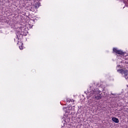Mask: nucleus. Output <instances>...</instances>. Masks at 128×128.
<instances>
[{"instance_id": "nucleus-1", "label": "nucleus", "mask_w": 128, "mask_h": 128, "mask_svg": "<svg viewBox=\"0 0 128 128\" xmlns=\"http://www.w3.org/2000/svg\"><path fill=\"white\" fill-rule=\"evenodd\" d=\"M102 93L100 90H96L93 93V98L94 100H98L102 99Z\"/></svg>"}, {"instance_id": "nucleus-2", "label": "nucleus", "mask_w": 128, "mask_h": 128, "mask_svg": "<svg viewBox=\"0 0 128 128\" xmlns=\"http://www.w3.org/2000/svg\"><path fill=\"white\" fill-rule=\"evenodd\" d=\"M113 52H116V54H124V52L120 50H118L116 48H114Z\"/></svg>"}, {"instance_id": "nucleus-3", "label": "nucleus", "mask_w": 128, "mask_h": 128, "mask_svg": "<svg viewBox=\"0 0 128 128\" xmlns=\"http://www.w3.org/2000/svg\"><path fill=\"white\" fill-rule=\"evenodd\" d=\"M112 120L114 122H116V124H118V122H120V120H118V118L116 117H113L112 118Z\"/></svg>"}, {"instance_id": "nucleus-4", "label": "nucleus", "mask_w": 128, "mask_h": 128, "mask_svg": "<svg viewBox=\"0 0 128 128\" xmlns=\"http://www.w3.org/2000/svg\"><path fill=\"white\" fill-rule=\"evenodd\" d=\"M124 76L126 80H128V70H124Z\"/></svg>"}, {"instance_id": "nucleus-5", "label": "nucleus", "mask_w": 128, "mask_h": 128, "mask_svg": "<svg viewBox=\"0 0 128 128\" xmlns=\"http://www.w3.org/2000/svg\"><path fill=\"white\" fill-rule=\"evenodd\" d=\"M40 2H36L34 4V8H40Z\"/></svg>"}, {"instance_id": "nucleus-6", "label": "nucleus", "mask_w": 128, "mask_h": 128, "mask_svg": "<svg viewBox=\"0 0 128 128\" xmlns=\"http://www.w3.org/2000/svg\"><path fill=\"white\" fill-rule=\"evenodd\" d=\"M16 36H17V38H22V36H24V35H22V34H20V32H19V34H18V33H17L16 34Z\"/></svg>"}, {"instance_id": "nucleus-7", "label": "nucleus", "mask_w": 128, "mask_h": 128, "mask_svg": "<svg viewBox=\"0 0 128 128\" xmlns=\"http://www.w3.org/2000/svg\"><path fill=\"white\" fill-rule=\"evenodd\" d=\"M117 72H120V74H122L124 73V70H122V69H121V70H118Z\"/></svg>"}, {"instance_id": "nucleus-8", "label": "nucleus", "mask_w": 128, "mask_h": 128, "mask_svg": "<svg viewBox=\"0 0 128 128\" xmlns=\"http://www.w3.org/2000/svg\"><path fill=\"white\" fill-rule=\"evenodd\" d=\"M120 94H117V96L115 97L116 98H118L120 97Z\"/></svg>"}, {"instance_id": "nucleus-9", "label": "nucleus", "mask_w": 128, "mask_h": 128, "mask_svg": "<svg viewBox=\"0 0 128 128\" xmlns=\"http://www.w3.org/2000/svg\"><path fill=\"white\" fill-rule=\"evenodd\" d=\"M110 96H116V94L111 93Z\"/></svg>"}, {"instance_id": "nucleus-10", "label": "nucleus", "mask_w": 128, "mask_h": 128, "mask_svg": "<svg viewBox=\"0 0 128 128\" xmlns=\"http://www.w3.org/2000/svg\"><path fill=\"white\" fill-rule=\"evenodd\" d=\"M19 48L20 50H22V48H23L22 46H20Z\"/></svg>"}, {"instance_id": "nucleus-11", "label": "nucleus", "mask_w": 128, "mask_h": 128, "mask_svg": "<svg viewBox=\"0 0 128 128\" xmlns=\"http://www.w3.org/2000/svg\"><path fill=\"white\" fill-rule=\"evenodd\" d=\"M70 102H72V100H70Z\"/></svg>"}, {"instance_id": "nucleus-12", "label": "nucleus", "mask_w": 128, "mask_h": 128, "mask_svg": "<svg viewBox=\"0 0 128 128\" xmlns=\"http://www.w3.org/2000/svg\"><path fill=\"white\" fill-rule=\"evenodd\" d=\"M118 66H118H120V65H119V66Z\"/></svg>"}]
</instances>
